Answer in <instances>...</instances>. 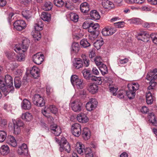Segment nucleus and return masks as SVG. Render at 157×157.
<instances>
[{
    "label": "nucleus",
    "instance_id": "1",
    "mask_svg": "<svg viewBox=\"0 0 157 157\" xmlns=\"http://www.w3.org/2000/svg\"><path fill=\"white\" fill-rule=\"evenodd\" d=\"M146 78L148 80H151L149 83L150 85L148 87V89L150 90L153 89L157 84L154 80L157 79V68H155L152 71L149 72L147 75Z\"/></svg>",
    "mask_w": 157,
    "mask_h": 157
},
{
    "label": "nucleus",
    "instance_id": "2",
    "mask_svg": "<svg viewBox=\"0 0 157 157\" xmlns=\"http://www.w3.org/2000/svg\"><path fill=\"white\" fill-rule=\"evenodd\" d=\"M29 40L27 38H25L23 40L21 45L17 44L15 45L14 50L16 52L20 53L21 51L25 52L29 47Z\"/></svg>",
    "mask_w": 157,
    "mask_h": 157
},
{
    "label": "nucleus",
    "instance_id": "3",
    "mask_svg": "<svg viewBox=\"0 0 157 157\" xmlns=\"http://www.w3.org/2000/svg\"><path fill=\"white\" fill-rule=\"evenodd\" d=\"M33 104L38 106L42 107L45 105V101L43 98L38 94H36L32 98Z\"/></svg>",
    "mask_w": 157,
    "mask_h": 157
},
{
    "label": "nucleus",
    "instance_id": "4",
    "mask_svg": "<svg viewBox=\"0 0 157 157\" xmlns=\"http://www.w3.org/2000/svg\"><path fill=\"white\" fill-rule=\"evenodd\" d=\"M59 151L62 152L64 150L67 153H69L71 151V147L69 144L64 137H63L61 140V143L59 144Z\"/></svg>",
    "mask_w": 157,
    "mask_h": 157
},
{
    "label": "nucleus",
    "instance_id": "5",
    "mask_svg": "<svg viewBox=\"0 0 157 157\" xmlns=\"http://www.w3.org/2000/svg\"><path fill=\"white\" fill-rule=\"evenodd\" d=\"M70 106L72 109L75 112H79L81 110L82 103L79 100L71 101L70 103Z\"/></svg>",
    "mask_w": 157,
    "mask_h": 157
},
{
    "label": "nucleus",
    "instance_id": "6",
    "mask_svg": "<svg viewBox=\"0 0 157 157\" xmlns=\"http://www.w3.org/2000/svg\"><path fill=\"white\" fill-rule=\"evenodd\" d=\"M13 124L14 133L16 135L20 134L21 132V128L23 127L24 124L21 120L16 121L13 120Z\"/></svg>",
    "mask_w": 157,
    "mask_h": 157
},
{
    "label": "nucleus",
    "instance_id": "7",
    "mask_svg": "<svg viewBox=\"0 0 157 157\" xmlns=\"http://www.w3.org/2000/svg\"><path fill=\"white\" fill-rule=\"evenodd\" d=\"M97 104L98 102L94 98H92L86 104V107L88 111H90L96 108Z\"/></svg>",
    "mask_w": 157,
    "mask_h": 157
},
{
    "label": "nucleus",
    "instance_id": "8",
    "mask_svg": "<svg viewBox=\"0 0 157 157\" xmlns=\"http://www.w3.org/2000/svg\"><path fill=\"white\" fill-rule=\"evenodd\" d=\"M81 126L78 123H76L72 124L71 129L72 134L75 136H79L81 132Z\"/></svg>",
    "mask_w": 157,
    "mask_h": 157
},
{
    "label": "nucleus",
    "instance_id": "9",
    "mask_svg": "<svg viewBox=\"0 0 157 157\" xmlns=\"http://www.w3.org/2000/svg\"><path fill=\"white\" fill-rule=\"evenodd\" d=\"M13 25L14 28L17 30L21 31L25 28L26 26V24L24 21L18 20L14 22Z\"/></svg>",
    "mask_w": 157,
    "mask_h": 157
},
{
    "label": "nucleus",
    "instance_id": "10",
    "mask_svg": "<svg viewBox=\"0 0 157 157\" xmlns=\"http://www.w3.org/2000/svg\"><path fill=\"white\" fill-rule=\"evenodd\" d=\"M116 31L115 28L110 26L104 28L101 32L102 34L104 36H107L113 35Z\"/></svg>",
    "mask_w": 157,
    "mask_h": 157
},
{
    "label": "nucleus",
    "instance_id": "11",
    "mask_svg": "<svg viewBox=\"0 0 157 157\" xmlns=\"http://www.w3.org/2000/svg\"><path fill=\"white\" fill-rule=\"evenodd\" d=\"M44 57L43 54L40 52L37 53L33 56V61L35 63L40 65L44 61Z\"/></svg>",
    "mask_w": 157,
    "mask_h": 157
},
{
    "label": "nucleus",
    "instance_id": "12",
    "mask_svg": "<svg viewBox=\"0 0 157 157\" xmlns=\"http://www.w3.org/2000/svg\"><path fill=\"white\" fill-rule=\"evenodd\" d=\"M4 80V78L0 76V88L2 90L5 96H6L11 91V90L10 89H6Z\"/></svg>",
    "mask_w": 157,
    "mask_h": 157
},
{
    "label": "nucleus",
    "instance_id": "13",
    "mask_svg": "<svg viewBox=\"0 0 157 157\" xmlns=\"http://www.w3.org/2000/svg\"><path fill=\"white\" fill-rule=\"evenodd\" d=\"M150 36L147 32L142 31L138 34L137 38L138 40H141L144 42L148 41Z\"/></svg>",
    "mask_w": 157,
    "mask_h": 157
},
{
    "label": "nucleus",
    "instance_id": "14",
    "mask_svg": "<svg viewBox=\"0 0 157 157\" xmlns=\"http://www.w3.org/2000/svg\"><path fill=\"white\" fill-rule=\"evenodd\" d=\"M17 153L20 155H27L28 154V150L26 144H23L19 147L17 150Z\"/></svg>",
    "mask_w": 157,
    "mask_h": 157
},
{
    "label": "nucleus",
    "instance_id": "15",
    "mask_svg": "<svg viewBox=\"0 0 157 157\" xmlns=\"http://www.w3.org/2000/svg\"><path fill=\"white\" fill-rule=\"evenodd\" d=\"M4 80L6 87L9 88L13 87V78L10 75H6Z\"/></svg>",
    "mask_w": 157,
    "mask_h": 157
},
{
    "label": "nucleus",
    "instance_id": "16",
    "mask_svg": "<svg viewBox=\"0 0 157 157\" xmlns=\"http://www.w3.org/2000/svg\"><path fill=\"white\" fill-rule=\"evenodd\" d=\"M50 129L51 132L54 134L55 136H58L61 133V130L60 127L55 124L51 125Z\"/></svg>",
    "mask_w": 157,
    "mask_h": 157
},
{
    "label": "nucleus",
    "instance_id": "17",
    "mask_svg": "<svg viewBox=\"0 0 157 157\" xmlns=\"http://www.w3.org/2000/svg\"><path fill=\"white\" fill-rule=\"evenodd\" d=\"M84 148V145L81 143L78 142L76 143L75 149L78 154L83 155L86 150Z\"/></svg>",
    "mask_w": 157,
    "mask_h": 157
},
{
    "label": "nucleus",
    "instance_id": "18",
    "mask_svg": "<svg viewBox=\"0 0 157 157\" xmlns=\"http://www.w3.org/2000/svg\"><path fill=\"white\" fill-rule=\"evenodd\" d=\"M77 120L80 123H86L88 121V118L84 113H81L77 115Z\"/></svg>",
    "mask_w": 157,
    "mask_h": 157
},
{
    "label": "nucleus",
    "instance_id": "19",
    "mask_svg": "<svg viewBox=\"0 0 157 157\" xmlns=\"http://www.w3.org/2000/svg\"><path fill=\"white\" fill-rule=\"evenodd\" d=\"M99 27V25L97 23L95 24L90 23L88 31L89 32L92 33H94L95 34H96Z\"/></svg>",
    "mask_w": 157,
    "mask_h": 157
},
{
    "label": "nucleus",
    "instance_id": "20",
    "mask_svg": "<svg viewBox=\"0 0 157 157\" xmlns=\"http://www.w3.org/2000/svg\"><path fill=\"white\" fill-rule=\"evenodd\" d=\"M6 143L13 147H16L17 146V143L15 138L11 135L7 136Z\"/></svg>",
    "mask_w": 157,
    "mask_h": 157
},
{
    "label": "nucleus",
    "instance_id": "21",
    "mask_svg": "<svg viewBox=\"0 0 157 157\" xmlns=\"http://www.w3.org/2000/svg\"><path fill=\"white\" fill-rule=\"evenodd\" d=\"M80 48V46L78 43H73L71 47V54L73 55L77 54L79 51Z\"/></svg>",
    "mask_w": 157,
    "mask_h": 157
},
{
    "label": "nucleus",
    "instance_id": "22",
    "mask_svg": "<svg viewBox=\"0 0 157 157\" xmlns=\"http://www.w3.org/2000/svg\"><path fill=\"white\" fill-rule=\"evenodd\" d=\"M102 5L104 8L106 9H111L114 7L113 3L108 0H103Z\"/></svg>",
    "mask_w": 157,
    "mask_h": 157
},
{
    "label": "nucleus",
    "instance_id": "23",
    "mask_svg": "<svg viewBox=\"0 0 157 157\" xmlns=\"http://www.w3.org/2000/svg\"><path fill=\"white\" fill-rule=\"evenodd\" d=\"M87 90L88 91L92 94H94L97 93L98 90V86L95 84H90L88 86Z\"/></svg>",
    "mask_w": 157,
    "mask_h": 157
},
{
    "label": "nucleus",
    "instance_id": "24",
    "mask_svg": "<svg viewBox=\"0 0 157 157\" xmlns=\"http://www.w3.org/2000/svg\"><path fill=\"white\" fill-rule=\"evenodd\" d=\"M31 107L30 101L28 100L25 99L22 101L21 104V107L22 109L25 110H29Z\"/></svg>",
    "mask_w": 157,
    "mask_h": 157
},
{
    "label": "nucleus",
    "instance_id": "25",
    "mask_svg": "<svg viewBox=\"0 0 157 157\" xmlns=\"http://www.w3.org/2000/svg\"><path fill=\"white\" fill-rule=\"evenodd\" d=\"M90 7L88 4L86 2L82 3L80 6V9L82 12L86 13L90 10Z\"/></svg>",
    "mask_w": 157,
    "mask_h": 157
},
{
    "label": "nucleus",
    "instance_id": "26",
    "mask_svg": "<svg viewBox=\"0 0 157 157\" xmlns=\"http://www.w3.org/2000/svg\"><path fill=\"white\" fill-rule=\"evenodd\" d=\"M30 73L32 76L35 78H37L39 76V69L36 67H32Z\"/></svg>",
    "mask_w": 157,
    "mask_h": 157
},
{
    "label": "nucleus",
    "instance_id": "27",
    "mask_svg": "<svg viewBox=\"0 0 157 157\" xmlns=\"http://www.w3.org/2000/svg\"><path fill=\"white\" fill-rule=\"evenodd\" d=\"M83 62L80 59H75V61L73 63V65L76 69H79L83 66Z\"/></svg>",
    "mask_w": 157,
    "mask_h": 157
},
{
    "label": "nucleus",
    "instance_id": "28",
    "mask_svg": "<svg viewBox=\"0 0 157 157\" xmlns=\"http://www.w3.org/2000/svg\"><path fill=\"white\" fill-rule=\"evenodd\" d=\"M149 122L153 125L157 126V118L153 113H150L148 116Z\"/></svg>",
    "mask_w": 157,
    "mask_h": 157
},
{
    "label": "nucleus",
    "instance_id": "29",
    "mask_svg": "<svg viewBox=\"0 0 157 157\" xmlns=\"http://www.w3.org/2000/svg\"><path fill=\"white\" fill-rule=\"evenodd\" d=\"M82 136L85 140H87L90 138V133L89 129L87 128H85L83 129L82 133Z\"/></svg>",
    "mask_w": 157,
    "mask_h": 157
},
{
    "label": "nucleus",
    "instance_id": "30",
    "mask_svg": "<svg viewBox=\"0 0 157 157\" xmlns=\"http://www.w3.org/2000/svg\"><path fill=\"white\" fill-rule=\"evenodd\" d=\"M10 152V149L7 145H3L0 148V152L2 155H6Z\"/></svg>",
    "mask_w": 157,
    "mask_h": 157
},
{
    "label": "nucleus",
    "instance_id": "31",
    "mask_svg": "<svg viewBox=\"0 0 157 157\" xmlns=\"http://www.w3.org/2000/svg\"><path fill=\"white\" fill-rule=\"evenodd\" d=\"M43 25L42 20L40 19L38 20L37 23L35 24L34 25V29L37 31L41 30L43 29Z\"/></svg>",
    "mask_w": 157,
    "mask_h": 157
},
{
    "label": "nucleus",
    "instance_id": "32",
    "mask_svg": "<svg viewBox=\"0 0 157 157\" xmlns=\"http://www.w3.org/2000/svg\"><path fill=\"white\" fill-rule=\"evenodd\" d=\"M128 89L131 90L136 93L139 87V85L137 82H132L131 84H128Z\"/></svg>",
    "mask_w": 157,
    "mask_h": 157
},
{
    "label": "nucleus",
    "instance_id": "33",
    "mask_svg": "<svg viewBox=\"0 0 157 157\" xmlns=\"http://www.w3.org/2000/svg\"><path fill=\"white\" fill-rule=\"evenodd\" d=\"M41 18L44 21H49L51 19V14L47 12H43L41 15Z\"/></svg>",
    "mask_w": 157,
    "mask_h": 157
},
{
    "label": "nucleus",
    "instance_id": "34",
    "mask_svg": "<svg viewBox=\"0 0 157 157\" xmlns=\"http://www.w3.org/2000/svg\"><path fill=\"white\" fill-rule=\"evenodd\" d=\"M21 118L22 119L29 121L32 119L33 116L31 113L28 112H26L22 114Z\"/></svg>",
    "mask_w": 157,
    "mask_h": 157
},
{
    "label": "nucleus",
    "instance_id": "35",
    "mask_svg": "<svg viewBox=\"0 0 157 157\" xmlns=\"http://www.w3.org/2000/svg\"><path fill=\"white\" fill-rule=\"evenodd\" d=\"M82 73L84 78L87 80H91L93 76L90 74V71L86 69L82 70Z\"/></svg>",
    "mask_w": 157,
    "mask_h": 157
},
{
    "label": "nucleus",
    "instance_id": "36",
    "mask_svg": "<svg viewBox=\"0 0 157 157\" xmlns=\"http://www.w3.org/2000/svg\"><path fill=\"white\" fill-rule=\"evenodd\" d=\"M68 17L71 21L76 22L78 21L79 17L78 15L75 13H71L68 14Z\"/></svg>",
    "mask_w": 157,
    "mask_h": 157
},
{
    "label": "nucleus",
    "instance_id": "37",
    "mask_svg": "<svg viewBox=\"0 0 157 157\" xmlns=\"http://www.w3.org/2000/svg\"><path fill=\"white\" fill-rule=\"evenodd\" d=\"M90 14L91 17L95 20H98L100 18L99 13L96 10L91 11Z\"/></svg>",
    "mask_w": 157,
    "mask_h": 157
},
{
    "label": "nucleus",
    "instance_id": "38",
    "mask_svg": "<svg viewBox=\"0 0 157 157\" xmlns=\"http://www.w3.org/2000/svg\"><path fill=\"white\" fill-rule=\"evenodd\" d=\"M104 44V41L102 39H101L100 40H97L94 42V47L98 50Z\"/></svg>",
    "mask_w": 157,
    "mask_h": 157
},
{
    "label": "nucleus",
    "instance_id": "39",
    "mask_svg": "<svg viewBox=\"0 0 157 157\" xmlns=\"http://www.w3.org/2000/svg\"><path fill=\"white\" fill-rule=\"evenodd\" d=\"M109 88L111 93L113 94V95H116V92L118 90V88L114 84L109 85Z\"/></svg>",
    "mask_w": 157,
    "mask_h": 157
},
{
    "label": "nucleus",
    "instance_id": "40",
    "mask_svg": "<svg viewBox=\"0 0 157 157\" xmlns=\"http://www.w3.org/2000/svg\"><path fill=\"white\" fill-rule=\"evenodd\" d=\"M146 99L147 103L148 104H151L153 101V99L152 95L150 92H148L146 94Z\"/></svg>",
    "mask_w": 157,
    "mask_h": 157
},
{
    "label": "nucleus",
    "instance_id": "41",
    "mask_svg": "<svg viewBox=\"0 0 157 157\" xmlns=\"http://www.w3.org/2000/svg\"><path fill=\"white\" fill-rule=\"evenodd\" d=\"M99 69L103 75H104L108 72L107 68L106 65L103 64L99 66Z\"/></svg>",
    "mask_w": 157,
    "mask_h": 157
},
{
    "label": "nucleus",
    "instance_id": "42",
    "mask_svg": "<svg viewBox=\"0 0 157 157\" xmlns=\"http://www.w3.org/2000/svg\"><path fill=\"white\" fill-rule=\"evenodd\" d=\"M24 52L21 51L20 53L17 52L18 53L16 57V59L17 61L21 62L25 60V56L24 54L23 53Z\"/></svg>",
    "mask_w": 157,
    "mask_h": 157
},
{
    "label": "nucleus",
    "instance_id": "43",
    "mask_svg": "<svg viewBox=\"0 0 157 157\" xmlns=\"http://www.w3.org/2000/svg\"><path fill=\"white\" fill-rule=\"evenodd\" d=\"M52 3L48 1L45 3L43 6V9L46 11H49L52 9Z\"/></svg>",
    "mask_w": 157,
    "mask_h": 157
},
{
    "label": "nucleus",
    "instance_id": "44",
    "mask_svg": "<svg viewBox=\"0 0 157 157\" xmlns=\"http://www.w3.org/2000/svg\"><path fill=\"white\" fill-rule=\"evenodd\" d=\"M127 96L130 99H132L134 98L136 95V93L133 91L129 89L128 91L125 92Z\"/></svg>",
    "mask_w": 157,
    "mask_h": 157
},
{
    "label": "nucleus",
    "instance_id": "45",
    "mask_svg": "<svg viewBox=\"0 0 157 157\" xmlns=\"http://www.w3.org/2000/svg\"><path fill=\"white\" fill-rule=\"evenodd\" d=\"M22 16L26 19L29 18L31 16L32 13L29 10H24L21 13Z\"/></svg>",
    "mask_w": 157,
    "mask_h": 157
},
{
    "label": "nucleus",
    "instance_id": "46",
    "mask_svg": "<svg viewBox=\"0 0 157 157\" xmlns=\"http://www.w3.org/2000/svg\"><path fill=\"white\" fill-rule=\"evenodd\" d=\"M14 86L16 88L18 89L21 85V82L20 78L18 77H16L14 79Z\"/></svg>",
    "mask_w": 157,
    "mask_h": 157
},
{
    "label": "nucleus",
    "instance_id": "47",
    "mask_svg": "<svg viewBox=\"0 0 157 157\" xmlns=\"http://www.w3.org/2000/svg\"><path fill=\"white\" fill-rule=\"evenodd\" d=\"M81 57L84 63V65L86 67H87L90 64V60L88 57L84 54H82Z\"/></svg>",
    "mask_w": 157,
    "mask_h": 157
},
{
    "label": "nucleus",
    "instance_id": "48",
    "mask_svg": "<svg viewBox=\"0 0 157 157\" xmlns=\"http://www.w3.org/2000/svg\"><path fill=\"white\" fill-rule=\"evenodd\" d=\"M49 110V109H46V108H45L44 110H42V112L44 115L48 118V121L51 120L52 121V120H53V119L52 117L50 116L49 113H48Z\"/></svg>",
    "mask_w": 157,
    "mask_h": 157
},
{
    "label": "nucleus",
    "instance_id": "49",
    "mask_svg": "<svg viewBox=\"0 0 157 157\" xmlns=\"http://www.w3.org/2000/svg\"><path fill=\"white\" fill-rule=\"evenodd\" d=\"M7 136V133L3 130L0 131V142H3L5 140Z\"/></svg>",
    "mask_w": 157,
    "mask_h": 157
},
{
    "label": "nucleus",
    "instance_id": "50",
    "mask_svg": "<svg viewBox=\"0 0 157 157\" xmlns=\"http://www.w3.org/2000/svg\"><path fill=\"white\" fill-rule=\"evenodd\" d=\"M76 82H75V84L78 88L82 89L83 88L84 84L83 83V80L79 79L76 80Z\"/></svg>",
    "mask_w": 157,
    "mask_h": 157
},
{
    "label": "nucleus",
    "instance_id": "51",
    "mask_svg": "<svg viewBox=\"0 0 157 157\" xmlns=\"http://www.w3.org/2000/svg\"><path fill=\"white\" fill-rule=\"evenodd\" d=\"M80 44L84 48H86L90 46V44L88 42L87 39H84L80 42Z\"/></svg>",
    "mask_w": 157,
    "mask_h": 157
},
{
    "label": "nucleus",
    "instance_id": "52",
    "mask_svg": "<svg viewBox=\"0 0 157 157\" xmlns=\"http://www.w3.org/2000/svg\"><path fill=\"white\" fill-rule=\"evenodd\" d=\"M84 153L85 154L86 157H93V154L91 149L90 148H87Z\"/></svg>",
    "mask_w": 157,
    "mask_h": 157
},
{
    "label": "nucleus",
    "instance_id": "53",
    "mask_svg": "<svg viewBox=\"0 0 157 157\" xmlns=\"http://www.w3.org/2000/svg\"><path fill=\"white\" fill-rule=\"evenodd\" d=\"M48 109H49L52 113L55 114L58 111L57 108L53 105H50L49 107L48 108Z\"/></svg>",
    "mask_w": 157,
    "mask_h": 157
},
{
    "label": "nucleus",
    "instance_id": "54",
    "mask_svg": "<svg viewBox=\"0 0 157 157\" xmlns=\"http://www.w3.org/2000/svg\"><path fill=\"white\" fill-rule=\"evenodd\" d=\"M54 3L58 7H62L64 5V2L63 0H54Z\"/></svg>",
    "mask_w": 157,
    "mask_h": 157
},
{
    "label": "nucleus",
    "instance_id": "55",
    "mask_svg": "<svg viewBox=\"0 0 157 157\" xmlns=\"http://www.w3.org/2000/svg\"><path fill=\"white\" fill-rule=\"evenodd\" d=\"M94 61L96 65L98 66H100L103 64L101 62V57L100 56H97L94 59Z\"/></svg>",
    "mask_w": 157,
    "mask_h": 157
},
{
    "label": "nucleus",
    "instance_id": "56",
    "mask_svg": "<svg viewBox=\"0 0 157 157\" xmlns=\"http://www.w3.org/2000/svg\"><path fill=\"white\" fill-rule=\"evenodd\" d=\"M150 37L153 42L157 44V34L155 33H152L150 35Z\"/></svg>",
    "mask_w": 157,
    "mask_h": 157
},
{
    "label": "nucleus",
    "instance_id": "57",
    "mask_svg": "<svg viewBox=\"0 0 157 157\" xmlns=\"http://www.w3.org/2000/svg\"><path fill=\"white\" fill-rule=\"evenodd\" d=\"M3 109L7 112H11L12 106L10 104H5L3 107Z\"/></svg>",
    "mask_w": 157,
    "mask_h": 157
},
{
    "label": "nucleus",
    "instance_id": "58",
    "mask_svg": "<svg viewBox=\"0 0 157 157\" xmlns=\"http://www.w3.org/2000/svg\"><path fill=\"white\" fill-rule=\"evenodd\" d=\"M91 80L92 81H94L97 82L99 84H101L102 82L101 78V77H97L93 75V76H92V78H91Z\"/></svg>",
    "mask_w": 157,
    "mask_h": 157
},
{
    "label": "nucleus",
    "instance_id": "59",
    "mask_svg": "<svg viewBox=\"0 0 157 157\" xmlns=\"http://www.w3.org/2000/svg\"><path fill=\"white\" fill-rule=\"evenodd\" d=\"M125 93V91L123 90H120L118 92L117 97L118 98L122 99L124 98V95Z\"/></svg>",
    "mask_w": 157,
    "mask_h": 157
},
{
    "label": "nucleus",
    "instance_id": "60",
    "mask_svg": "<svg viewBox=\"0 0 157 157\" xmlns=\"http://www.w3.org/2000/svg\"><path fill=\"white\" fill-rule=\"evenodd\" d=\"M114 26L117 28H121L124 26V22L123 21H119L114 24Z\"/></svg>",
    "mask_w": 157,
    "mask_h": 157
},
{
    "label": "nucleus",
    "instance_id": "61",
    "mask_svg": "<svg viewBox=\"0 0 157 157\" xmlns=\"http://www.w3.org/2000/svg\"><path fill=\"white\" fill-rule=\"evenodd\" d=\"M78 79L77 75H72L71 78V82L72 84L73 85H75V82H76V80Z\"/></svg>",
    "mask_w": 157,
    "mask_h": 157
},
{
    "label": "nucleus",
    "instance_id": "62",
    "mask_svg": "<svg viewBox=\"0 0 157 157\" xmlns=\"http://www.w3.org/2000/svg\"><path fill=\"white\" fill-rule=\"evenodd\" d=\"M118 60V62L119 64H124L128 62L129 60L128 58H125L123 59H119Z\"/></svg>",
    "mask_w": 157,
    "mask_h": 157
},
{
    "label": "nucleus",
    "instance_id": "63",
    "mask_svg": "<svg viewBox=\"0 0 157 157\" xmlns=\"http://www.w3.org/2000/svg\"><path fill=\"white\" fill-rule=\"evenodd\" d=\"M6 56L9 59L12 60L13 58L14 53L12 52H7L6 53Z\"/></svg>",
    "mask_w": 157,
    "mask_h": 157
},
{
    "label": "nucleus",
    "instance_id": "64",
    "mask_svg": "<svg viewBox=\"0 0 157 157\" xmlns=\"http://www.w3.org/2000/svg\"><path fill=\"white\" fill-rule=\"evenodd\" d=\"M46 90L47 94L48 95H50L53 91V89L50 86H47Z\"/></svg>",
    "mask_w": 157,
    "mask_h": 157
}]
</instances>
